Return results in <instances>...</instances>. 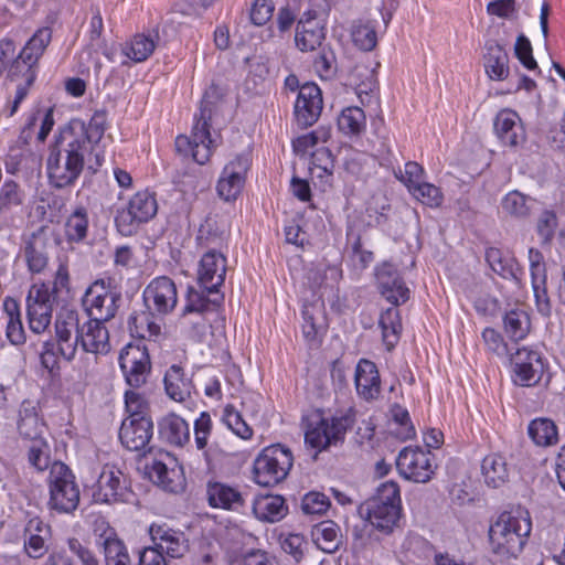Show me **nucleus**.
Listing matches in <instances>:
<instances>
[{
    "instance_id": "27",
    "label": "nucleus",
    "mask_w": 565,
    "mask_h": 565,
    "mask_svg": "<svg viewBox=\"0 0 565 565\" xmlns=\"http://www.w3.org/2000/svg\"><path fill=\"white\" fill-rule=\"evenodd\" d=\"M355 388L365 401L377 399L381 394V379L377 366L367 359H361L355 367Z\"/></svg>"
},
{
    "instance_id": "16",
    "label": "nucleus",
    "mask_w": 565,
    "mask_h": 565,
    "mask_svg": "<svg viewBox=\"0 0 565 565\" xmlns=\"http://www.w3.org/2000/svg\"><path fill=\"white\" fill-rule=\"evenodd\" d=\"M510 363L512 380L516 385L533 386L541 380L543 363L537 351L520 348L510 355Z\"/></svg>"
},
{
    "instance_id": "50",
    "label": "nucleus",
    "mask_w": 565,
    "mask_h": 565,
    "mask_svg": "<svg viewBox=\"0 0 565 565\" xmlns=\"http://www.w3.org/2000/svg\"><path fill=\"white\" fill-rule=\"evenodd\" d=\"M224 424L239 438L248 440L253 437L252 427L233 405H226L223 413Z\"/></svg>"
},
{
    "instance_id": "59",
    "label": "nucleus",
    "mask_w": 565,
    "mask_h": 565,
    "mask_svg": "<svg viewBox=\"0 0 565 565\" xmlns=\"http://www.w3.org/2000/svg\"><path fill=\"white\" fill-rule=\"evenodd\" d=\"M546 280L547 276L543 277V279L533 278L531 279V282L537 311L544 317H550L552 313V305L547 295Z\"/></svg>"
},
{
    "instance_id": "7",
    "label": "nucleus",
    "mask_w": 565,
    "mask_h": 565,
    "mask_svg": "<svg viewBox=\"0 0 565 565\" xmlns=\"http://www.w3.org/2000/svg\"><path fill=\"white\" fill-rule=\"evenodd\" d=\"M292 465L289 448L280 444L268 446L254 460V481L262 487H274L287 478Z\"/></svg>"
},
{
    "instance_id": "6",
    "label": "nucleus",
    "mask_w": 565,
    "mask_h": 565,
    "mask_svg": "<svg viewBox=\"0 0 565 565\" xmlns=\"http://www.w3.org/2000/svg\"><path fill=\"white\" fill-rule=\"evenodd\" d=\"M47 507L57 513H72L79 504V489L72 470L62 461L52 462L47 477Z\"/></svg>"
},
{
    "instance_id": "49",
    "label": "nucleus",
    "mask_w": 565,
    "mask_h": 565,
    "mask_svg": "<svg viewBox=\"0 0 565 565\" xmlns=\"http://www.w3.org/2000/svg\"><path fill=\"white\" fill-rule=\"evenodd\" d=\"M392 419L397 426L394 434L401 440L412 439L416 435L408 411L399 404H393L390 409Z\"/></svg>"
},
{
    "instance_id": "19",
    "label": "nucleus",
    "mask_w": 565,
    "mask_h": 565,
    "mask_svg": "<svg viewBox=\"0 0 565 565\" xmlns=\"http://www.w3.org/2000/svg\"><path fill=\"white\" fill-rule=\"evenodd\" d=\"M156 548L171 558H181L189 551V540L181 530L170 527L168 524H152L149 529Z\"/></svg>"
},
{
    "instance_id": "52",
    "label": "nucleus",
    "mask_w": 565,
    "mask_h": 565,
    "mask_svg": "<svg viewBox=\"0 0 565 565\" xmlns=\"http://www.w3.org/2000/svg\"><path fill=\"white\" fill-rule=\"evenodd\" d=\"M394 175L412 192L416 186L423 183L424 169L419 163L408 161L403 168L394 170Z\"/></svg>"
},
{
    "instance_id": "11",
    "label": "nucleus",
    "mask_w": 565,
    "mask_h": 565,
    "mask_svg": "<svg viewBox=\"0 0 565 565\" xmlns=\"http://www.w3.org/2000/svg\"><path fill=\"white\" fill-rule=\"evenodd\" d=\"M434 455L420 447H404L396 458V469L406 480L426 483L435 475Z\"/></svg>"
},
{
    "instance_id": "51",
    "label": "nucleus",
    "mask_w": 565,
    "mask_h": 565,
    "mask_svg": "<svg viewBox=\"0 0 565 565\" xmlns=\"http://www.w3.org/2000/svg\"><path fill=\"white\" fill-rule=\"evenodd\" d=\"M212 433V418L207 412H202L194 422V441L199 450L203 451V456L207 462L211 461L207 441Z\"/></svg>"
},
{
    "instance_id": "53",
    "label": "nucleus",
    "mask_w": 565,
    "mask_h": 565,
    "mask_svg": "<svg viewBox=\"0 0 565 565\" xmlns=\"http://www.w3.org/2000/svg\"><path fill=\"white\" fill-rule=\"evenodd\" d=\"M413 196L423 205L429 209L440 207L444 195L439 188L431 183L423 182L416 186L412 192Z\"/></svg>"
},
{
    "instance_id": "40",
    "label": "nucleus",
    "mask_w": 565,
    "mask_h": 565,
    "mask_svg": "<svg viewBox=\"0 0 565 565\" xmlns=\"http://www.w3.org/2000/svg\"><path fill=\"white\" fill-rule=\"evenodd\" d=\"M228 232V223L222 214H207L200 224L196 238L201 244H212L222 241Z\"/></svg>"
},
{
    "instance_id": "18",
    "label": "nucleus",
    "mask_w": 565,
    "mask_h": 565,
    "mask_svg": "<svg viewBox=\"0 0 565 565\" xmlns=\"http://www.w3.org/2000/svg\"><path fill=\"white\" fill-rule=\"evenodd\" d=\"M323 100L320 88L315 83L303 84L295 104V116L298 126H312L320 117Z\"/></svg>"
},
{
    "instance_id": "32",
    "label": "nucleus",
    "mask_w": 565,
    "mask_h": 565,
    "mask_svg": "<svg viewBox=\"0 0 565 565\" xmlns=\"http://www.w3.org/2000/svg\"><path fill=\"white\" fill-rule=\"evenodd\" d=\"M483 60L486 73L491 79L503 81L508 77L509 55L495 41H487Z\"/></svg>"
},
{
    "instance_id": "45",
    "label": "nucleus",
    "mask_w": 565,
    "mask_h": 565,
    "mask_svg": "<svg viewBox=\"0 0 565 565\" xmlns=\"http://www.w3.org/2000/svg\"><path fill=\"white\" fill-rule=\"evenodd\" d=\"M338 127L345 135H360L365 128V114L360 107H348L338 118Z\"/></svg>"
},
{
    "instance_id": "8",
    "label": "nucleus",
    "mask_w": 565,
    "mask_h": 565,
    "mask_svg": "<svg viewBox=\"0 0 565 565\" xmlns=\"http://www.w3.org/2000/svg\"><path fill=\"white\" fill-rule=\"evenodd\" d=\"M120 301L121 294L103 279L93 282L82 300L89 319L104 322L115 318Z\"/></svg>"
},
{
    "instance_id": "55",
    "label": "nucleus",
    "mask_w": 565,
    "mask_h": 565,
    "mask_svg": "<svg viewBox=\"0 0 565 565\" xmlns=\"http://www.w3.org/2000/svg\"><path fill=\"white\" fill-rule=\"evenodd\" d=\"M214 302L207 299L201 292L190 288L186 297V303L183 309V316L188 315H205L210 311H214Z\"/></svg>"
},
{
    "instance_id": "17",
    "label": "nucleus",
    "mask_w": 565,
    "mask_h": 565,
    "mask_svg": "<svg viewBox=\"0 0 565 565\" xmlns=\"http://www.w3.org/2000/svg\"><path fill=\"white\" fill-rule=\"evenodd\" d=\"M152 435L153 422L149 416L126 418L119 429L120 443L131 451L150 450Z\"/></svg>"
},
{
    "instance_id": "26",
    "label": "nucleus",
    "mask_w": 565,
    "mask_h": 565,
    "mask_svg": "<svg viewBox=\"0 0 565 565\" xmlns=\"http://www.w3.org/2000/svg\"><path fill=\"white\" fill-rule=\"evenodd\" d=\"M44 226L23 237V256L31 274H41L47 266Z\"/></svg>"
},
{
    "instance_id": "41",
    "label": "nucleus",
    "mask_w": 565,
    "mask_h": 565,
    "mask_svg": "<svg viewBox=\"0 0 565 565\" xmlns=\"http://www.w3.org/2000/svg\"><path fill=\"white\" fill-rule=\"evenodd\" d=\"M379 324L382 329L383 342L387 350L394 349L398 342L402 331V321L399 310L396 308H388L381 313Z\"/></svg>"
},
{
    "instance_id": "13",
    "label": "nucleus",
    "mask_w": 565,
    "mask_h": 565,
    "mask_svg": "<svg viewBox=\"0 0 565 565\" xmlns=\"http://www.w3.org/2000/svg\"><path fill=\"white\" fill-rule=\"evenodd\" d=\"M142 297L145 306L150 312L166 316L178 303L177 286L168 276L156 277L145 288Z\"/></svg>"
},
{
    "instance_id": "54",
    "label": "nucleus",
    "mask_w": 565,
    "mask_h": 565,
    "mask_svg": "<svg viewBox=\"0 0 565 565\" xmlns=\"http://www.w3.org/2000/svg\"><path fill=\"white\" fill-rule=\"evenodd\" d=\"M65 227L66 237L70 242H83L88 232L87 214H71L65 223Z\"/></svg>"
},
{
    "instance_id": "33",
    "label": "nucleus",
    "mask_w": 565,
    "mask_h": 565,
    "mask_svg": "<svg viewBox=\"0 0 565 565\" xmlns=\"http://www.w3.org/2000/svg\"><path fill=\"white\" fill-rule=\"evenodd\" d=\"M164 388L170 398L175 402H184L191 396L193 390L192 380L186 376L183 367L171 365L164 374Z\"/></svg>"
},
{
    "instance_id": "57",
    "label": "nucleus",
    "mask_w": 565,
    "mask_h": 565,
    "mask_svg": "<svg viewBox=\"0 0 565 565\" xmlns=\"http://www.w3.org/2000/svg\"><path fill=\"white\" fill-rule=\"evenodd\" d=\"M145 216H138V214H116L115 224L117 231L122 236H131L137 233L140 224L147 223L156 214H143Z\"/></svg>"
},
{
    "instance_id": "5",
    "label": "nucleus",
    "mask_w": 565,
    "mask_h": 565,
    "mask_svg": "<svg viewBox=\"0 0 565 565\" xmlns=\"http://www.w3.org/2000/svg\"><path fill=\"white\" fill-rule=\"evenodd\" d=\"M354 422V416L351 413L331 417L318 415L317 419H311L307 424L305 443L318 451L342 445Z\"/></svg>"
},
{
    "instance_id": "63",
    "label": "nucleus",
    "mask_w": 565,
    "mask_h": 565,
    "mask_svg": "<svg viewBox=\"0 0 565 565\" xmlns=\"http://www.w3.org/2000/svg\"><path fill=\"white\" fill-rule=\"evenodd\" d=\"M125 406L129 417L147 416L149 404L145 396L136 391H127L125 393Z\"/></svg>"
},
{
    "instance_id": "14",
    "label": "nucleus",
    "mask_w": 565,
    "mask_h": 565,
    "mask_svg": "<svg viewBox=\"0 0 565 565\" xmlns=\"http://www.w3.org/2000/svg\"><path fill=\"white\" fill-rule=\"evenodd\" d=\"M78 311L68 308H62L55 318V337L58 343V352L62 358L71 362L77 352V339L82 329Z\"/></svg>"
},
{
    "instance_id": "36",
    "label": "nucleus",
    "mask_w": 565,
    "mask_h": 565,
    "mask_svg": "<svg viewBox=\"0 0 565 565\" xmlns=\"http://www.w3.org/2000/svg\"><path fill=\"white\" fill-rule=\"evenodd\" d=\"M311 537L318 548L324 553H334L342 543L339 525L331 520L316 524L311 530Z\"/></svg>"
},
{
    "instance_id": "64",
    "label": "nucleus",
    "mask_w": 565,
    "mask_h": 565,
    "mask_svg": "<svg viewBox=\"0 0 565 565\" xmlns=\"http://www.w3.org/2000/svg\"><path fill=\"white\" fill-rule=\"evenodd\" d=\"M482 340L488 349V351L494 353L495 355L503 358L509 353L508 345L504 342L503 337L492 328H486L482 331Z\"/></svg>"
},
{
    "instance_id": "21",
    "label": "nucleus",
    "mask_w": 565,
    "mask_h": 565,
    "mask_svg": "<svg viewBox=\"0 0 565 565\" xmlns=\"http://www.w3.org/2000/svg\"><path fill=\"white\" fill-rule=\"evenodd\" d=\"M226 274V259L215 250L206 252L199 265L198 281L209 294L223 285Z\"/></svg>"
},
{
    "instance_id": "39",
    "label": "nucleus",
    "mask_w": 565,
    "mask_h": 565,
    "mask_svg": "<svg viewBox=\"0 0 565 565\" xmlns=\"http://www.w3.org/2000/svg\"><path fill=\"white\" fill-rule=\"evenodd\" d=\"M257 519L270 523L280 521L288 512L285 499L281 495H266L257 499L253 507Z\"/></svg>"
},
{
    "instance_id": "1",
    "label": "nucleus",
    "mask_w": 565,
    "mask_h": 565,
    "mask_svg": "<svg viewBox=\"0 0 565 565\" xmlns=\"http://www.w3.org/2000/svg\"><path fill=\"white\" fill-rule=\"evenodd\" d=\"M106 121L105 113L96 111L88 124L73 119L61 130L47 160L49 178L55 188L67 186L78 178L85 154L105 134Z\"/></svg>"
},
{
    "instance_id": "60",
    "label": "nucleus",
    "mask_w": 565,
    "mask_h": 565,
    "mask_svg": "<svg viewBox=\"0 0 565 565\" xmlns=\"http://www.w3.org/2000/svg\"><path fill=\"white\" fill-rule=\"evenodd\" d=\"M50 291L57 299L68 297L71 292V277L67 263H61L54 274L53 286Z\"/></svg>"
},
{
    "instance_id": "24",
    "label": "nucleus",
    "mask_w": 565,
    "mask_h": 565,
    "mask_svg": "<svg viewBox=\"0 0 565 565\" xmlns=\"http://www.w3.org/2000/svg\"><path fill=\"white\" fill-rule=\"evenodd\" d=\"M324 39V26L317 20L316 12L303 13L296 28V46L301 52H312L321 46Z\"/></svg>"
},
{
    "instance_id": "43",
    "label": "nucleus",
    "mask_w": 565,
    "mask_h": 565,
    "mask_svg": "<svg viewBox=\"0 0 565 565\" xmlns=\"http://www.w3.org/2000/svg\"><path fill=\"white\" fill-rule=\"evenodd\" d=\"M503 326L508 337L513 341H519L530 332L531 321L524 310L512 309L503 317Z\"/></svg>"
},
{
    "instance_id": "38",
    "label": "nucleus",
    "mask_w": 565,
    "mask_h": 565,
    "mask_svg": "<svg viewBox=\"0 0 565 565\" xmlns=\"http://www.w3.org/2000/svg\"><path fill=\"white\" fill-rule=\"evenodd\" d=\"M150 478L166 491L177 493L183 488V476L179 469L169 468L161 460H154L149 471Z\"/></svg>"
},
{
    "instance_id": "48",
    "label": "nucleus",
    "mask_w": 565,
    "mask_h": 565,
    "mask_svg": "<svg viewBox=\"0 0 565 565\" xmlns=\"http://www.w3.org/2000/svg\"><path fill=\"white\" fill-rule=\"evenodd\" d=\"M52 31L49 28H42L28 41L21 52V57L38 63L44 50L50 44Z\"/></svg>"
},
{
    "instance_id": "31",
    "label": "nucleus",
    "mask_w": 565,
    "mask_h": 565,
    "mask_svg": "<svg viewBox=\"0 0 565 565\" xmlns=\"http://www.w3.org/2000/svg\"><path fill=\"white\" fill-rule=\"evenodd\" d=\"M302 333L309 343H319L326 333L327 322L322 305L305 303L302 307Z\"/></svg>"
},
{
    "instance_id": "47",
    "label": "nucleus",
    "mask_w": 565,
    "mask_h": 565,
    "mask_svg": "<svg viewBox=\"0 0 565 565\" xmlns=\"http://www.w3.org/2000/svg\"><path fill=\"white\" fill-rule=\"evenodd\" d=\"M28 461L38 471L51 469V449L45 438L30 440L28 446Z\"/></svg>"
},
{
    "instance_id": "28",
    "label": "nucleus",
    "mask_w": 565,
    "mask_h": 565,
    "mask_svg": "<svg viewBox=\"0 0 565 565\" xmlns=\"http://www.w3.org/2000/svg\"><path fill=\"white\" fill-rule=\"evenodd\" d=\"M206 499L212 508L232 511L239 510L245 503L242 492L236 487L220 481L207 482Z\"/></svg>"
},
{
    "instance_id": "62",
    "label": "nucleus",
    "mask_w": 565,
    "mask_h": 565,
    "mask_svg": "<svg viewBox=\"0 0 565 565\" xmlns=\"http://www.w3.org/2000/svg\"><path fill=\"white\" fill-rule=\"evenodd\" d=\"M60 358L62 355L58 352V343L53 340L45 341L40 354L42 366L53 373L60 369Z\"/></svg>"
},
{
    "instance_id": "25",
    "label": "nucleus",
    "mask_w": 565,
    "mask_h": 565,
    "mask_svg": "<svg viewBox=\"0 0 565 565\" xmlns=\"http://www.w3.org/2000/svg\"><path fill=\"white\" fill-rule=\"evenodd\" d=\"M493 127L497 137L504 146L518 147L525 141V131L521 119L513 110L502 109L499 111Z\"/></svg>"
},
{
    "instance_id": "58",
    "label": "nucleus",
    "mask_w": 565,
    "mask_h": 565,
    "mask_svg": "<svg viewBox=\"0 0 565 565\" xmlns=\"http://www.w3.org/2000/svg\"><path fill=\"white\" fill-rule=\"evenodd\" d=\"M330 508L329 498L321 492H309L307 493L301 502V509L305 514H317L321 515Z\"/></svg>"
},
{
    "instance_id": "34",
    "label": "nucleus",
    "mask_w": 565,
    "mask_h": 565,
    "mask_svg": "<svg viewBox=\"0 0 565 565\" xmlns=\"http://www.w3.org/2000/svg\"><path fill=\"white\" fill-rule=\"evenodd\" d=\"M156 312L141 311L130 316L128 328L132 337L149 341H158L161 335V323L157 320Z\"/></svg>"
},
{
    "instance_id": "15",
    "label": "nucleus",
    "mask_w": 565,
    "mask_h": 565,
    "mask_svg": "<svg viewBox=\"0 0 565 565\" xmlns=\"http://www.w3.org/2000/svg\"><path fill=\"white\" fill-rule=\"evenodd\" d=\"M375 281L381 296L394 307H398L409 299V289L394 264L383 262L377 265Z\"/></svg>"
},
{
    "instance_id": "44",
    "label": "nucleus",
    "mask_w": 565,
    "mask_h": 565,
    "mask_svg": "<svg viewBox=\"0 0 565 565\" xmlns=\"http://www.w3.org/2000/svg\"><path fill=\"white\" fill-rule=\"evenodd\" d=\"M158 39V34L135 35L129 44V47L126 50V55L137 63L146 61L153 53Z\"/></svg>"
},
{
    "instance_id": "42",
    "label": "nucleus",
    "mask_w": 565,
    "mask_h": 565,
    "mask_svg": "<svg viewBox=\"0 0 565 565\" xmlns=\"http://www.w3.org/2000/svg\"><path fill=\"white\" fill-rule=\"evenodd\" d=\"M530 438L537 446H551L557 443V427L553 420L548 418H535L527 427Z\"/></svg>"
},
{
    "instance_id": "12",
    "label": "nucleus",
    "mask_w": 565,
    "mask_h": 565,
    "mask_svg": "<svg viewBox=\"0 0 565 565\" xmlns=\"http://www.w3.org/2000/svg\"><path fill=\"white\" fill-rule=\"evenodd\" d=\"M119 366L126 383L132 388L143 386L151 373V360L143 345L127 344L119 353Z\"/></svg>"
},
{
    "instance_id": "56",
    "label": "nucleus",
    "mask_w": 565,
    "mask_h": 565,
    "mask_svg": "<svg viewBox=\"0 0 565 565\" xmlns=\"http://www.w3.org/2000/svg\"><path fill=\"white\" fill-rule=\"evenodd\" d=\"M35 62H31L26 58L21 57V54L12 62L9 71L8 78L12 82H17L20 77L28 84H33L35 79L34 65Z\"/></svg>"
},
{
    "instance_id": "37",
    "label": "nucleus",
    "mask_w": 565,
    "mask_h": 565,
    "mask_svg": "<svg viewBox=\"0 0 565 565\" xmlns=\"http://www.w3.org/2000/svg\"><path fill=\"white\" fill-rule=\"evenodd\" d=\"M481 473L488 487H501L509 478V468L505 458L500 454L486 456L481 463Z\"/></svg>"
},
{
    "instance_id": "2",
    "label": "nucleus",
    "mask_w": 565,
    "mask_h": 565,
    "mask_svg": "<svg viewBox=\"0 0 565 565\" xmlns=\"http://www.w3.org/2000/svg\"><path fill=\"white\" fill-rule=\"evenodd\" d=\"M221 105V94L216 86H210L201 102L200 115L192 128L191 137L180 135L175 139V150L183 156L191 154L199 164L209 161L212 150L210 126Z\"/></svg>"
},
{
    "instance_id": "4",
    "label": "nucleus",
    "mask_w": 565,
    "mask_h": 565,
    "mask_svg": "<svg viewBox=\"0 0 565 565\" xmlns=\"http://www.w3.org/2000/svg\"><path fill=\"white\" fill-rule=\"evenodd\" d=\"M532 530L527 511L503 512L490 526L489 541L494 554L516 557L523 550Z\"/></svg>"
},
{
    "instance_id": "61",
    "label": "nucleus",
    "mask_w": 565,
    "mask_h": 565,
    "mask_svg": "<svg viewBox=\"0 0 565 565\" xmlns=\"http://www.w3.org/2000/svg\"><path fill=\"white\" fill-rule=\"evenodd\" d=\"M158 203L152 192L148 190L137 192L128 203V212H157Z\"/></svg>"
},
{
    "instance_id": "9",
    "label": "nucleus",
    "mask_w": 565,
    "mask_h": 565,
    "mask_svg": "<svg viewBox=\"0 0 565 565\" xmlns=\"http://www.w3.org/2000/svg\"><path fill=\"white\" fill-rule=\"evenodd\" d=\"M56 299L46 282H36L30 287L26 296V318L29 329L35 334L43 333L51 324Z\"/></svg>"
},
{
    "instance_id": "3",
    "label": "nucleus",
    "mask_w": 565,
    "mask_h": 565,
    "mask_svg": "<svg viewBox=\"0 0 565 565\" xmlns=\"http://www.w3.org/2000/svg\"><path fill=\"white\" fill-rule=\"evenodd\" d=\"M359 513L380 533L392 534L401 527L402 520L398 484L394 481L383 482L373 497L360 504Z\"/></svg>"
},
{
    "instance_id": "22",
    "label": "nucleus",
    "mask_w": 565,
    "mask_h": 565,
    "mask_svg": "<svg viewBox=\"0 0 565 565\" xmlns=\"http://www.w3.org/2000/svg\"><path fill=\"white\" fill-rule=\"evenodd\" d=\"M77 347L81 345L85 353L95 355L107 354L111 347L109 342V332L104 321L88 319L82 324V329L76 335Z\"/></svg>"
},
{
    "instance_id": "35",
    "label": "nucleus",
    "mask_w": 565,
    "mask_h": 565,
    "mask_svg": "<svg viewBox=\"0 0 565 565\" xmlns=\"http://www.w3.org/2000/svg\"><path fill=\"white\" fill-rule=\"evenodd\" d=\"M45 425L40 419L35 406L24 401L19 409L18 430L20 436L25 440L42 439Z\"/></svg>"
},
{
    "instance_id": "20",
    "label": "nucleus",
    "mask_w": 565,
    "mask_h": 565,
    "mask_svg": "<svg viewBox=\"0 0 565 565\" xmlns=\"http://www.w3.org/2000/svg\"><path fill=\"white\" fill-rule=\"evenodd\" d=\"M95 534L97 545L104 551L106 565H132L125 543L108 523H97Z\"/></svg>"
},
{
    "instance_id": "46",
    "label": "nucleus",
    "mask_w": 565,
    "mask_h": 565,
    "mask_svg": "<svg viewBox=\"0 0 565 565\" xmlns=\"http://www.w3.org/2000/svg\"><path fill=\"white\" fill-rule=\"evenodd\" d=\"M351 38L354 45L364 52L374 50L377 44L375 28L370 22H354L351 30Z\"/></svg>"
},
{
    "instance_id": "10",
    "label": "nucleus",
    "mask_w": 565,
    "mask_h": 565,
    "mask_svg": "<svg viewBox=\"0 0 565 565\" xmlns=\"http://www.w3.org/2000/svg\"><path fill=\"white\" fill-rule=\"evenodd\" d=\"M131 494L129 478L122 470L115 465H104L93 491L94 501L128 502Z\"/></svg>"
},
{
    "instance_id": "30",
    "label": "nucleus",
    "mask_w": 565,
    "mask_h": 565,
    "mask_svg": "<svg viewBox=\"0 0 565 565\" xmlns=\"http://www.w3.org/2000/svg\"><path fill=\"white\" fill-rule=\"evenodd\" d=\"M158 434L161 440L175 447H183L190 441L189 424L175 414H169L160 419Z\"/></svg>"
},
{
    "instance_id": "23",
    "label": "nucleus",
    "mask_w": 565,
    "mask_h": 565,
    "mask_svg": "<svg viewBox=\"0 0 565 565\" xmlns=\"http://www.w3.org/2000/svg\"><path fill=\"white\" fill-rule=\"evenodd\" d=\"M249 162L247 157L238 156L223 170L217 183V192L225 201L235 200L245 184Z\"/></svg>"
},
{
    "instance_id": "29",
    "label": "nucleus",
    "mask_w": 565,
    "mask_h": 565,
    "mask_svg": "<svg viewBox=\"0 0 565 565\" xmlns=\"http://www.w3.org/2000/svg\"><path fill=\"white\" fill-rule=\"evenodd\" d=\"M486 260L490 268L503 279L521 285L522 268L510 253L490 247L486 250Z\"/></svg>"
}]
</instances>
